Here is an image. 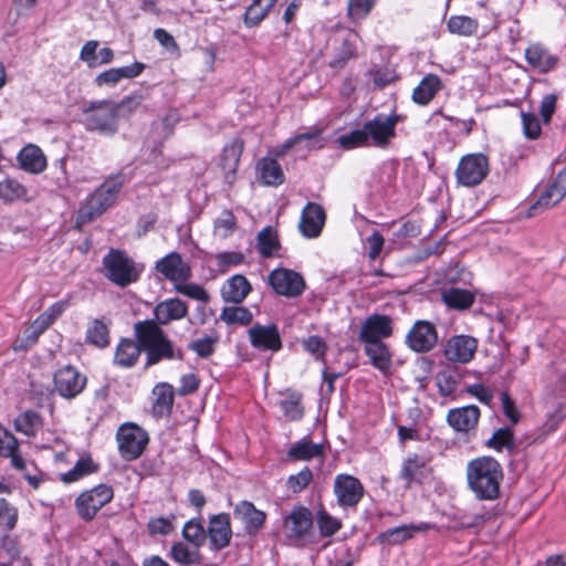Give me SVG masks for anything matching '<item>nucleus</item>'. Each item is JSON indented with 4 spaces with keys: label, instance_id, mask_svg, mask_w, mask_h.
Wrapping results in <instances>:
<instances>
[{
    "label": "nucleus",
    "instance_id": "obj_45",
    "mask_svg": "<svg viewBox=\"0 0 566 566\" xmlns=\"http://www.w3.org/2000/svg\"><path fill=\"white\" fill-rule=\"evenodd\" d=\"M280 248L281 243L277 232L272 227H264L258 233L256 249L262 258H271Z\"/></svg>",
    "mask_w": 566,
    "mask_h": 566
},
{
    "label": "nucleus",
    "instance_id": "obj_37",
    "mask_svg": "<svg viewBox=\"0 0 566 566\" xmlns=\"http://www.w3.org/2000/svg\"><path fill=\"white\" fill-rule=\"evenodd\" d=\"M364 352L368 356L370 364L384 375L391 374L392 354L389 347L384 343L364 344Z\"/></svg>",
    "mask_w": 566,
    "mask_h": 566
},
{
    "label": "nucleus",
    "instance_id": "obj_16",
    "mask_svg": "<svg viewBox=\"0 0 566 566\" xmlns=\"http://www.w3.org/2000/svg\"><path fill=\"white\" fill-rule=\"evenodd\" d=\"M566 196V167L542 191L537 200L528 208L527 217H535L559 203Z\"/></svg>",
    "mask_w": 566,
    "mask_h": 566
},
{
    "label": "nucleus",
    "instance_id": "obj_26",
    "mask_svg": "<svg viewBox=\"0 0 566 566\" xmlns=\"http://www.w3.org/2000/svg\"><path fill=\"white\" fill-rule=\"evenodd\" d=\"M150 413L155 419L169 418L175 402L174 386L169 382H158L153 388Z\"/></svg>",
    "mask_w": 566,
    "mask_h": 566
},
{
    "label": "nucleus",
    "instance_id": "obj_22",
    "mask_svg": "<svg viewBox=\"0 0 566 566\" xmlns=\"http://www.w3.org/2000/svg\"><path fill=\"white\" fill-rule=\"evenodd\" d=\"M233 516L242 523L244 533L249 536H256L266 522V513L248 500L234 505Z\"/></svg>",
    "mask_w": 566,
    "mask_h": 566
},
{
    "label": "nucleus",
    "instance_id": "obj_6",
    "mask_svg": "<svg viewBox=\"0 0 566 566\" xmlns=\"http://www.w3.org/2000/svg\"><path fill=\"white\" fill-rule=\"evenodd\" d=\"M114 499V489L106 483H99L82 491L74 501L78 517L84 522L93 521L97 513Z\"/></svg>",
    "mask_w": 566,
    "mask_h": 566
},
{
    "label": "nucleus",
    "instance_id": "obj_17",
    "mask_svg": "<svg viewBox=\"0 0 566 566\" xmlns=\"http://www.w3.org/2000/svg\"><path fill=\"white\" fill-rule=\"evenodd\" d=\"M244 147L245 143L240 136L232 137L222 147L218 166L222 171L224 182L229 186H232L237 179L240 159Z\"/></svg>",
    "mask_w": 566,
    "mask_h": 566
},
{
    "label": "nucleus",
    "instance_id": "obj_9",
    "mask_svg": "<svg viewBox=\"0 0 566 566\" xmlns=\"http://www.w3.org/2000/svg\"><path fill=\"white\" fill-rule=\"evenodd\" d=\"M86 386V375L73 365L62 366L53 374V391L63 399H75L85 390Z\"/></svg>",
    "mask_w": 566,
    "mask_h": 566
},
{
    "label": "nucleus",
    "instance_id": "obj_50",
    "mask_svg": "<svg viewBox=\"0 0 566 566\" xmlns=\"http://www.w3.org/2000/svg\"><path fill=\"white\" fill-rule=\"evenodd\" d=\"M489 449H493L496 452H502L506 449L510 453L515 449L514 432L509 427H502L496 429L491 438L485 442Z\"/></svg>",
    "mask_w": 566,
    "mask_h": 566
},
{
    "label": "nucleus",
    "instance_id": "obj_39",
    "mask_svg": "<svg viewBox=\"0 0 566 566\" xmlns=\"http://www.w3.org/2000/svg\"><path fill=\"white\" fill-rule=\"evenodd\" d=\"M277 1L279 0H253L243 14L245 27H258L269 15Z\"/></svg>",
    "mask_w": 566,
    "mask_h": 566
},
{
    "label": "nucleus",
    "instance_id": "obj_64",
    "mask_svg": "<svg viewBox=\"0 0 566 566\" xmlns=\"http://www.w3.org/2000/svg\"><path fill=\"white\" fill-rule=\"evenodd\" d=\"M218 340V336L206 335L205 337L193 339L189 343L188 348L200 358H209L214 353Z\"/></svg>",
    "mask_w": 566,
    "mask_h": 566
},
{
    "label": "nucleus",
    "instance_id": "obj_41",
    "mask_svg": "<svg viewBox=\"0 0 566 566\" xmlns=\"http://www.w3.org/2000/svg\"><path fill=\"white\" fill-rule=\"evenodd\" d=\"M426 462L418 454L409 455L403 460L400 478L405 481L406 488H410L412 483H421Z\"/></svg>",
    "mask_w": 566,
    "mask_h": 566
},
{
    "label": "nucleus",
    "instance_id": "obj_8",
    "mask_svg": "<svg viewBox=\"0 0 566 566\" xmlns=\"http://www.w3.org/2000/svg\"><path fill=\"white\" fill-rule=\"evenodd\" d=\"M489 174V158L482 153L468 154L458 163L454 175L457 182L464 187L480 185Z\"/></svg>",
    "mask_w": 566,
    "mask_h": 566
},
{
    "label": "nucleus",
    "instance_id": "obj_54",
    "mask_svg": "<svg viewBox=\"0 0 566 566\" xmlns=\"http://www.w3.org/2000/svg\"><path fill=\"white\" fill-rule=\"evenodd\" d=\"M19 521V511L7 499L0 497V528L12 532Z\"/></svg>",
    "mask_w": 566,
    "mask_h": 566
},
{
    "label": "nucleus",
    "instance_id": "obj_38",
    "mask_svg": "<svg viewBox=\"0 0 566 566\" xmlns=\"http://www.w3.org/2000/svg\"><path fill=\"white\" fill-rule=\"evenodd\" d=\"M169 557L179 566L200 565L203 560L200 548L195 546L191 548L185 542L174 543L169 551Z\"/></svg>",
    "mask_w": 566,
    "mask_h": 566
},
{
    "label": "nucleus",
    "instance_id": "obj_24",
    "mask_svg": "<svg viewBox=\"0 0 566 566\" xmlns=\"http://www.w3.org/2000/svg\"><path fill=\"white\" fill-rule=\"evenodd\" d=\"M524 57L530 67L541 74H547L554 71L559 62L558 56L551 53V51L541 42H533L528 44L525 49Z\"/></svg>",
    "mask_w": 566,
    "mask_h": 566
},
{
    "label": "nucleus",
    "instance_id": "obj_33",
    "mask_svg": "<svg viewBox=\"0 0 566 566\" xmlns=\"http://www.w3.org/2000/svg\"><path fill=\"white\" fill-rule=\"evenodd\" d=\"M85 343L98 349L107 348L111 345V319H91L85 331Z\"/></svg>",
    "mask_w": 566,
    "mask_h": 566
},
{
    "label": "nucleus",
    "instance_id": "obj_18",
    "mask_svg": "<svg viewBox=\"0 0 566 566\" xmlns=\"http://www.w3.org/2000/svg\"><path fill=\"white\" fill-rule=\"evenodd\" d=\"M189 306L179 297H169L158 302L153 308V318L143 319L142 322H153L158 328L167 326L171 322L184 319L188 316Z\"/></svg>",
    "mask_w": 566,
    "mask_h": 566
},
{
    "label": "nucleus",
    "instance_id": "obj_47",
    "mask_svg": "<svg viewBox=\"0 0 566 566\" xmlns=\"http://www.w3.org/2000/svg\"><path fill=\"white\" fill-rule=\"evenodd\" d=\"M378 0H348L347 20L354 24H360L376 8Z\"/></svg>",
    "mask_w": 566,
    "mask_h": 566
},
{
    "label": "nucleus",
    "instance_id": "obj_31",
    "mask_svg": "<svg viewBox=\"0 0 566 566\" xmlns=\"http://www.w3.org/2000/svg\"><path fill=\"white\" fill-rule=\"evenodd\" d=\"M312 514L308 509L304 506L295 507L284 521V526L287 530L289 538L301 539L312 527Z\"/></svg>",
    "mask_w": 566,
    "mask_h": 566
},
{
    "label": "nucleus",
    "instance_id": "obj_63",
    "mask_svg": "<svg viewBox=\"0 0 566 566\" xmlns=\"http://www.w3.org/2000/svg\"><path fill=\"white\" fill-rule=\"evenodd\" d=\"M522 130L523 135L530 140H536L542 135V125L532 112H521Z\"/></svg>",
    "mask_w": 566,
    "mask_h": 566
},
{
    "label": "nucleus",
    "instance_id": "obj_13",
    "mask_svg": "<svg viewBox=\"0 0 566 566\" xmlns=\"http://www.w3.org/2000/svg\"><path fill=\"white\" fill-rule=\"evenodd\" d=\"M154 271L174 283L188 282L192 276L191 265L177 251H171L156 261Z\"/></svg>",
    "mask_w": 566,
    "mask_h": 566
},
{
    "label": "nucleus",
    "instance_id": "obj_42",
    "mask_svg": "<svg viewBox=\"0 0 566 566\" xmlns=\"http://www.w3.org/2000/svg\"><path fill=\"white\" fill-rule=\"evenodd\" d=\"M358 57V48L356 41L345 38L340 45L335 49L334 57L328 62L333 70H343L349 61Z\"/></svg>",
    "mask_w": 566,
    "mask_h": 566
},
{
    "label": "nucleus",
    "instance_id": "obj_35",
    "mask_svg": "<svg viewBox=\"0 0 566 566\" xmlns=\"http://www.w3.org/2000/svg\"><path fill=\"white\" fill-rule=\"evenodd\" d=\"M428 528L429 524L427 523L396 526L378 534L376 541L381 545H399L412 538L415 532H421Z\"/></svg>",
    "mask_w": 566,
    "mask_h": 566
},
{
    "label": "nucleus",
    "instance_id": "obj_25",
    "mask_svg": "<svg viewBox=\"0 0 566 566\" xmlns=\"http://www.w3.org/2000/svg\"><path fill=\"white\" fill-rule=\"evenodd\" d=\"M480 416V409L475 405L453 408L447 413V423L457 432L469 433L476 429Z\"/></svg>",
    "mask_w": 566,
    "mask_h": 566
},
{
    "label": "nucleus",
    "instance_id": "obj_1",
    "mask_svg": "<svg viewBox=\"0 0 566 566\" xmlns=\"http://www.w3.org/2000/svg\"><path fill=\"white\" fill-rule=\"evenodd\" d=\"M135 339L122 337L116 344L113 365L129 369L137 365L142 352L146 354V366L159 364L161 360H181L184 353L175 349L172 342L163 328L153 322L134 323Z\"/></svg>",
    "mask_w": 566,
    "mask_h": 566
},
{
    "label": "nucleus",
    "instance_id": "obj_10",
    "mask_svg": "<svg viewBox=\"0 0 566 566\" xmlns=\"http://www.w3.org/2000/svg\"><path fill=\"white\" fill-rule=\"evenodd\" d=\"M268 282L277 295L289 298L301 296L306 287L304 277L298 272L286 268L271 271Z\"/></svg>",
    "mask_w": 566,
    "mask_h": 566
},
{
    "label": "nucleus",
    "instance_id": "obj_56",
    "mask_svg": "<svg viewBox=\"0 0 566 566\" xmlns=\"http://www.w3.org/2000/svg\"><path fill=\"white\" fill-rule=\"evenodd\" d=\"M337 144L342 149L352 150L368 146V138L365 128L354 129L348 134L337 138Z\"/></svg>",
    "mask_w": 566,
    "mask_h": 566
},
{
    "label": "nucleus",
    "instance_id": "obj_11",
    "mask_svg": "<svg viewBox=\"0 0 566 566\" xmlns=\"http://www.w3.org/2000/svg\"><path fill=\"white\" fill-rule=\"evenodd\" d=\"M400 122V115L392 113L385 115L376 114L371 119L364 123L368 140L376 147H387L392 138L396 137V126Z\"/></svg>",
    "mask_w": 566,
    "mask_h": 566
},
{
    "label": "nucleus",
    "instance_id": "obj_36",
    "mask_svg": "<svg viewBox=\"0 0 566 566\" xmlns=\"http://www.w3.org/2000/svg\"><path fill=\"white\" fill-rule=\"evenodd\" d=\"M441 300L450 310L467 311L475 302V294L467 289L450 286L441 291Z\"/></svg>",
    "mask_w": 566,
    "mask_h": 566
},
{
    "label": "nucleus",
    "instance_id": "obj_32",
    "mask_svg": "<svg viewBox=\"0 0 566 566\" xmlns=\"http://www.w3.org/2000/svg\"><path fill=\"white\" fill-rule=\"evenodd\" d=\"M442 88L443 83L440 76L429 73L413 88L411 99L417 105L427 106Z\"/></svg>",
    "mask_w": 566,
    "mask_h": 566
},
{
    "label": "nucleus",
    "instance_id": "obj_5",
    "mask_svg": "<svg viewBox=\"0 0 566 566\" xmlns=\"http://www.w3.org/2000/svg\"><path fill=\"white\" fill-rule=\"evenodd\" d=\"M113 108V99L91 101L81 111V123L87 132L113 136L119 130V123Z\"/></svg>",
    "mask_w": 566,
    "mask_h": 566
},
{
    "label": "nucleus",
    "instance_id": "obj_21",
    "mask_svg": "<svg viewBox=\"0 0 566 566\" xmlns=\"http://www.w3.org/2000/svg\"><path fill=\"white\" fill-rule=\"evenodd\" d=\"M392 335V319L388 315L371 314L361 324L359 340L364 344L381 343Z\"/></svg>",
    "mask_w": 566,
    "mask_h": 566
},
{
    "label": "nucleus",
    "instance_id": "obj_61",
    "mask_svg": "<svg viewBox=\"0 0 566 566\" xmlns=\"http://www.w3.org/2000/svg\"><path fill=\"white\" fill-rule=\"evenodd\" d=\"M317 526L322 537H331L342 528L343 523L325 510H322L317 514Z\"/></svg>",
    "mask_w": 566,
    "mask_h": 566
},
{
    "label": "nucleus",
    "instance_id": "obj_23",
    "mask_svg": "<svg viewBox=\"0 0 566 566\" xmlns=\"http://www.w3.org/2000/svg\"><path fill=\"white\" fill-rule=\"evenodd\" d=\"M326 222L324 208L316 202H307L301 212L298 230L306 239H315L321 235Z\"/></svg>",
    "mask_w": 566,
    "mask_h": 566
},
{
    "label": "nucleus",
    "instance_id": "obj_29",
    "mask_svg": "<svg viewBox=\"0 0 566 566\" xmlns=\"http://www.w3.org/2000/svg\"><path fill=\"white\" fill-rule=\"evenodd\" d=\"M251 291L249 280L242 274H234L223 283L220 294L226 303L241 304Z\"/></svg>",
    "mask_w": 566,
    "mask_h": 566
},
{
    "label": "nucleus",
    "instance_id": "obj_57",
    "mask_svg": "<svg viewBox=\"0 0 566 566\" xmlns=\"http://www.w3.org/2000/svg\"><path fill=\"white\" fill-rule=\"evenodd\" d=\"M237 217L230 209H224L220 217L213 222L214 233L226 239L230 237L237 229Z\"/></svg>",
    "mask_w": 566,
    "mask_h": 566
},
{
    "label": "nucleus",
    "instance_id": "obj_20",
    "mask_svg": "<svg viewBox=\"0 0 566 566\" xmlns=\"http://www.w3.org/2000/svg\"><path fill=\"white\" fill-rule=\"evenodd\" d=\"M232 527L228 513L213 514L209 517L207 538L209 548L214 552L227 548L232 538Z\"/></svg>",
    "mask_w": 566,
    "mask_h": 566
},
{
    "label": "nucleus",
    "instance_id": "obj_53",
    "mask_svg": "<svg viewBox=\"0 0 566 566\" xmlns=\"http://www.w3.org/2000/svg\"><path fill=\"white\" fill-rule=\"evenodd\" d=\"M176 520L177 517L174 513L169 514L168 516L151 517L147 522V531L151 536H167L175 532Z\"/></svg>",
    "mask_w": 566,
    "mask_h": 566
},
{
    "label": "nucleus",
    "instance_id": "obj_27",
    "mask_svg": "<svg viewBox=\"0 0 566 566\" xmlns=\"http://www.w3.org/2000/svg\"><path fill=\"white\" fill-rule=\"evenodd\" d=\"M325 460V447L323 443H315L310 437H304L294 442L286 451V460L291 462Z\"/></svg>",
    "mask_w": 566,
    "mask_h": 566
},
{
    "label": "nucleus",
    "instance_id": "obj_40",
    "mask_svg": "<svg viewBox=\"0 0 566 566\" xmlns=\"http://www.w3.org/2000/svg\"><path fill=\"white\" fill-rule=\"evenodd\" d=\"M99 470V464L94 462L90 455L80 458L75 465L67 472L60 474V480L65 484L80 481Z\"/></svg>",
    "mask_w": 566,
    "mask_h": 566
},
{
    "label": "nucleus",
    "instance_id": "obj_55",
    "mask_svg": "<svg viewBox=\"0 0 566 566\" xmlns=\"http://www.w3.org/2000/svg\"><path fill=\"white\" fill-rule=\"evenodd\" d=\"M142 102L143 96L140 94L127 95L118 102L113 101V109L117 119L128 118L142 105Z\"/></svg>",
    "mask_w": 566,
    "mask_h": 566
},
{
    "label": "nucleus",
    "instance_id": "obj_34",
    "mask_svg": "<svg viewBox=\"0 0 566 566\" xmlns=\"http://www.w3.org/2000/svg\"><path fill=\"white\" fill-rule=\"evenodd\" d=\"M256 175L260 184L268 187H279L285 181L280 163L271 157H263L258 161Z\"/></svg>",
    "mask_w": 566,
    "mask_h": 566
},
{
    "label": "nucleus",
    "instance_id": "obj_2",
    "mask_svg": "<svg viewBox=\"0 0 566 566\" xmlns=\"http://www.w3.org/2000/svg\"><path fill=\"white\" fill-rule=\"evenodd\" d=\"M469 490L480 501H495L504 479L501 463L491 455H481L470 460L465 468Z\"/></svg>",
    "mask_w": 566,
    "mask_h": 566
},
{
    "label": "nucleus",
    "instance_id": "obj_28",
    "mask_svg": "<svg viewBox=\"0 0 566 566\" xmlns=\"http://www.w3.org/2000/svg\"><path fill=\"white\" fill-rule=\"evenodd\" d=\"M0 458L10 459L11 465L18 470L27 469L17 437L0 422Z\"/></svg>",
    "mask_w": 566,
    "mask_h": 566
},
{
    "label": "nucleus",
    "instance_id": "obj_19",
    "mask_svg": "<svg viewBox=\"0 0 566 566\" xmlns=\"http://www.w3.org/2000/svg\"><path fill=\"white\" fill-rule=\"evenodd\" d=\"M479 342L470 335H453L444 344L443 356L451 363L468 364L475 355Z\"/></svg>",
    "mask_w": 566,
    "mask_h": 566
},
{
    "label": "nucleus",
    "instance_id": "obj_59",
    "mask_svg": "<svg viewBox=\"0 0 566 566\" xmlns=\"http://www.w3.org/2000/svg\"><path fill=\"white\" fill-rule=\"evenodd\" d=\"M174 289L177 293L191 300H196L202 303H208L210 301L208 291L200 284L180 282L176 284Z\"/></svg>",
    "mask_w": 566,
    "mask_h": 566
},
{
    "label": "nucleus",
    "instance_id": "obj_43",
    "mask_svg": "<svg viewBox=\"0 0 566 566\" xmlns=\"http://www.w3.org/2000/svg\"><path fill=\"white\" fill-rule=\"evenodd\" d=\"M447 30L451 34H457L460 36H472L478 32L480 23L476 19L462 15V14H453L447 20Z\"/></svg>",
    "mask_w": 566,
    "mask_h": 566
},
{
    "label": "nucleus",
    "instance_id": "obj_49",
    "mask_svg": "<svg viewBox=\"0 0 566 566\" xmlns=\"http://www.w3.org/2000/svg\"><path fill=\"white\" fill-rule=\"evenodd\" d=\"M219 319L227 325L248 326L253 321L252 312L244 306H224Z\"/></svg>",
    "mask_w": 566,
    "mask_h": 566
},
{
    "label": "nucleus",
    "instance_id": "obj_52",
    "mask_svg": "<svg viewBox=\"0 0 566 566\" xmlns=\"http://www.w3.org/2000/svg\"><path fill=\"white\" fill-rule=\"evenodd\" d=\"M27 193V188L14 178L8 177L0 181V199L4 202L23 199Z\"/></svg>",
    "mask_w": 566,
    "mask_h": 566
},
{
    "label": "nucleus",
    "instance_id": "obj_60",
    "mask_svg": "<svg viewBox=\"0 0 566 566\" xmlns=\"http://www.w3.org/2000/svg\"><path fill=\"white\" fill-rule=\"evenodd\" d=\"M0 549L8 556V563L12 565L21 555L19 537L11 534V532H3L0 536Z\"/></svg>",
    "mask_w": 566,
    "mask_h": 566
},
{
    "label": "nucleus",
    "instance_id": "obj_12",
    "mask_svg": "<svg viewBox=\"0 0 566 566\" xmlns=\"http://www.w3.org/2000/svg\"><path fill=\"white\" fill-rule=\"evenodd\" d=\"M333 492L342 509H356L365 495V486L352 474L339 473L334 479Z\"/></svg>",
    "mask_w": 566,
    "mask_h": 566
},
{
    "label": "nucleus",
    "instance_id": "obj_4",
    "mask_svg": "<svg viewBox=\"0 0 566 566\" xmlns=\"http://www.w3.org/2000/svg\"><path fill=\"white\" fill-rule=\"evenodd\" d=\"M104 276L119 287H127L139 281L144 266L132 259L126 251L111 248L102 260Z\"/></svg>",
    "mask_w": 566,
    "mask_h": 566
},
{
    "label": "nucleus",
    "instance_id": "obj_7",
    "mask_svg": "<svg viewBox=\"0 0 566 566\" xmlns=\"http://www.w3.org/2000/svg\"><path fill=\"white\" fill-rule=\"evenodd\" d=\"M116 440L122 458L126 461H134L144 453L149 442V437L138 424L126 422L117 429Z\"/></svg>",
    "mask_w": 566,
    "mask_h": 566
},
{
    "label": "nucleus",
    "instance_id": "obj_48",
    "mask_svg": "<svg viewBox=\"0 0 566 566\" xmlns=\"http://www.w3.org/2000/svg\"><path fill=\"white\" fill-rule=\"evenodd\" d=\"M303 395L300 391H291L287 397L280 401V409L290 421H300L305 412L302 405Z\"/></svg>",
    "mask_w": 566,
    "mask_h": 566
},
{
    "label": "nucleus",
    "instance_id": "obj_44",
    "mask_svg": "<svg viewBox=\"0 0 566 566\" xmlns=\"http://www.w3.org/2000/svg\"><path fill=\"white\" fill-rule=\"evenodd\" d=\"M181 535L192 546L200 548L207 541V528L201 517H193L184 524Z\"/></svg>",
    "mask_w": 566,
    "mask_h": 566
},
{
    "label": "nucleus",
    "instance_id": "obj_51",
    "mask_svg": "<svg viewBox=\"0 0 566 566\" xmlns=\"http://www.w3.org/2000/svg\"><path fill=\"white\" fill-rule=\"evenodd\" d=\"M459 384V375L455 369L447 368L436 375V385L441 397L454 394Z\"/></svg>",
    "mask_w": 566,
    "mask_h": 566
},
{
    "label": "nucleus",
    "instance_id": "obj_14",
    "mask_svg": "<svg viewBox=\"0 0 566 566\" xmlns=\"http://www.w3.org/2000/svg\"><path fill=\"white\" fill-rule=\"evenodd\" d=\"M251 346L261 353H277L283 348V340L276 324H253L248 329Z\"/></svg>",
    "mask_w": 566,
    "mask_h": 566
},
{
    "label": "nucleus",
    "instance_id": "obj_30",
    "mask_svg": "<svg viewBox=\"0 0 566 566\" xmlns=\"http://www.w3.org/2000/svg\"><path fill=\"white\" fill-rule=\"evenodd\" d=\"M19 167L30 174H41L46 169V157L42 149L34 145L28 144L17 155Z\"/></svg>",
    "mask_w": 566,
    "mask_h": 566
},
{
    "label": "nucleus",
    "instance_id": "obj_62",
    "mask_svg": "<svg viewBox=\"0 0 566 566\" xmlns=\"http://www.w3.org/2000/svg\"><path fill=\"white\" fill-rule=\"evenodd\" d=\"M313 478V471L308 467H304L301 471L287 478L286 486L292 493H301L311 484Z\"/></svg>",
    "mask_w": 566,
    "mask_h": 566
},
{
    "label": "nucleus",
    "instance_id": "obj_15",
    "mask_svg": "<svg viewBox=\"0 0 566 566\" xmlns=\"http://www.w3.org/2000/svg\"><path fill=\"white\" fill-rule=\"evenodd\" d=\"M438 332L433 323L419 319L413 323L406 335V345L415 353L432 350L438 344Z\"/></svg>",
    "mask_w": 566,
    "mask_h": 566
},
{
    "label": "nucleus",
    "instance_id": "obj_3",
    "mask_svg": "<svg viewBox=\"0 0 566 566\" xmlns=\"http://www.w3.org/2000/svg\"><path fill=\"white\" fill-rule=\"evenodd\" d=\"M123 186L124 176L122 174L107 177L81 203L76 213L75 228L81 229L114 206Z\"/></svg>",
    "mask_w": 566,
    "mask_h": 566
},
{
    "label": "nucleus",
    "instance_id": "obj_58",
    "mask_svg": "<svg viewBox=\"0 0 566 566\" xmlns=\"http://www.w3.org/2000/svg\"><path fill=\"white\" fill-rule=\"evenodd\" d=\"M69 298L60 300L53 303L36 317L38 323L49 328L69 308Z\"/></svg>",
    "mask_w": 566,
    "mask_h": 566
},
{
    "label": "nucleus",
    "instance_id": "obj_46",
    "mask_svg": "<svg viewBox=\"0 0 566 566\" xmlns=\"http://www.w3.org/2000/svg\"><path fill=\"white\" fill-rule=\"evenodd\" d=\"M41 427V416L31 409L20 413L14 420V429L30 438H34Z\"/></svg>",
    "mask_w": 566,
    "mask_h": 566
}]
</instances>
